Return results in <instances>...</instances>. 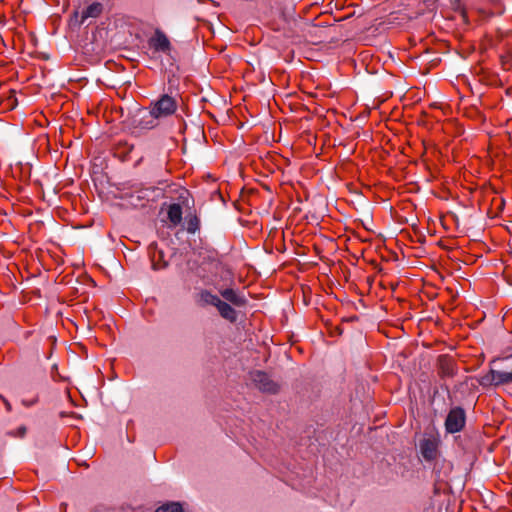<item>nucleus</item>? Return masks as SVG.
<instances>
[{"mask_svg": "<svg viewBox=\"0 0 512 512\" xmlns=\"http://www.w3.org/2000/svg\"><path fill=\"white\" fill-rule=\"evenodd\" d=\"M178 107L175 97L163 94L157 100L152 101L150 104V111L157 118H166L173 115Z\"/></svg>", "mask_w": 512, "mask_h": 512, "instance_id": "nucleus-1", "label": "nucleus"}, {"mask_svg": "<svg viewBox=\"0 0 512 512\" xmlns=\"http://www.w3.org/2000/svg\"><path fill=\"white\" fill-rule=\"evenodd\" d=\"M155 512H184L179 502H167L159 506Z\"/></svg>", "mask_w": 512, "mask_h": 512, "instance_id": "nucleus-15", "label": "nucleus"}, {"mask_svg": "<svg viewBox=\"0 0 512 512\" xmlns=\"http://www.w3.org/2000/svg\"><path fill=\"white\" fill-rule=\"evenodd\" d=\"M5 404H6L7 409L10 410L11 406H10L9 402L5 401Z\"/></svg>", "mask_w": 512, "mask_h": 512, "instance_id": "nucleus-23", "label": "nucleus"}, {"mask_svg": "<svg viewBox=\"0 0 512 512\" xmlns=\"http://www.w3.org/2000/svg\"><path fill=\"white\" fill-rule=\"evenodd\" d=\"M168 267V262L163 260V252H159V261L152 260V268L154 270H161Z\"/></svg>", "mask_w": 512, "mask_h": 512, "instance_id": "nucleus-19", "label": "nucleus"}, {"mask_svg": "<svg viewBox=\"0 0 512 512\" xmlns=\"http://www.w3.org/2000/svg\"><path fill=\"white\" fill-rule=\"evenodd\" d=\"M103 11V4L100 2H94L90 4L81 13L82 18L86 21L88 18H97Z\"/></svg>", "mask_w": 512, "mask_h": 512, "instance_id": "nucleus-11", "label": "nucleus"}, {"mask_svg": "<svg viewBox=\"0 0 512 512\" xmlns=\"http://www.w3.org/2000/svg\"><path fill=\"white\" fill-rule=\"evenodd\" d=\"M439 464V462H436L434 466V473L436 474L437 480L443 482L448 477V474L452 471V464L445 460L442 461V467L444 468L443 476L441 475Z\"/></svg>", "mask_w": 512, "mask_h": 512, "instance_id": "nucleus-13", "label": "nucleus"}, {"mask_svg": "<svg viewBox=\"0 0 512 512\" xmlns=\"http://www.w3.org/2000/svg\"><path fill=\"white\" fill-rule=\"evenodd\" d=\"M442 389L449 393V387L446 384H443Z\"/></svg>", "mask_w": 512, "mask_h": 512, "instance_id": "nucleus-22", "label": "nucleus"}, {"mask_svg": "<svg viewBox=\"0 0 512 512\" xmlns=\"http://www.w3.org/2000/svg\"><path fill=\"white\" fill-rule=\"evenodd\" d=\"M27 432V428L25 426H20L18 429H17V435L19 437H24L25 434Z\"/></svg>", "mask_w": 512, "mask_h": 512, "instance_id": "nucleus-21", "label": "nucleus"}, {"mask_svg": "<svg viewBox=\"0 0 512 512\" xmlns=\"http://www.w3.org/2000/svg\"><path fill=\"white\" fill-rule=\"evenodd\" d=\"M157 120L150 110L139 108L132 115L130 126L134 129L150 130L158 125Z\"/></svg>", "mask_w": 512, "mask_h": 512, "instance_id": "nucleus-4", "label": "nucleus"}, {"mask_svg": "<svg viewBox=\"0 0 512 512\" xmlns=\"http://www.w3.org/2000/svg\"><path fill=\"white\" fill-rule=\"evenodd\" d=\"M496 376V386L502 384H508L512 382V372L498 371L494 373Z\"/></svg>", "mask_w": 512, "mask_h": 512, "instance_id": "nucleus-16", "label": "nucleus"}, {"mask_svg": "<svg viewBox=\"0 0 512 512\" xmlns=\"http://www.w3.org/2000/svg\"><path fill=\"white\" fill-rule=\"evenodd\" d=\"M216 308L224 319L232 323L237 321V312L229 303L221 300Z\"/></svg>", "mask_w": 512, "mask_h": 512, "instance_id": "nucleus-9", "label": "nucleus"}, {"mask_svg": "<svg viewBox=\"0 0 512 512\" xmlns=\"http://www.w3.org/2000/svg\"><path fill=\"white\" fill-rule=\"evenodd\" d=\"M250 379L257 389L263 393L276 394L280 390L278 382L274 381L266 372L256 370L250 373Z\"/></svg>", "mask_w": 512, "mask_h": 512, "instance_id": "nucleus-3", "label": "nucleus"}, {"mask_svg": "<svg viewBox=\"0 0 512 512\" xmlns=\"http://www.w3.org/2000/svg\"><path fill=\"white\" fill-rule=\"evenodd\" d=\"M84 22L82 15H79L78 10H75L69 19V26L72 29L79 28Z\"/></svg>", "mask_w": 512, "mask_h": 512, "instance_id": "nucleus-17", "label": "nucleus"}, {"mask_svg": "<svg viewBox=\"0 0 512 512\" xmlns=\"http://www.w3.org/2000/svg\"><path fill=\"white\" fill-rule=\"evenodd\" d=\"M149 47L154 50V52H162L165 54H169L172 45L167 35L160 29H156L153 36L148 40Z\"/></svg>", "mask_w": 512, "mask_h": 512, "instance_id": "nucleus-6", "label": "nucleus"}, {"mask_svg": "<svg viewBox=\"0 0 512 512\" xmlns=\"http://www.w3.org/2000/svg\"><path fill=\"white\" fill-rule=\"evenodd\" d=\"M436 366L441 379L453 378L458 372L455 360L447 354L438 356Z\"/></svg>", "mask_w": 512, "mask_h": 512, "instance_id": "nucleus-5", "label": "nucleus"}, {"mask_svg": "<svg viewBox=\"0 0 512 512\" xmlns=\"http://www.w3.org/2000/svg\"><path fill=\"white\" fill-rule=\"evenodd\" d=\"M420 453L426 461L434 460L438 453V444L436 440L425 438L419 444Z\"/></svg>", "mask_w": 512, "mask_h": 512, "instance_id": "nucleus-7", "label": "nucleus"}, {"mask_svg": "<svg viewBox=\"0 0 512 512\" xmlns=\"http://www.w3.org/2000/svg\"><path fill=\"white\" fill-rule=\"evenodd\" d=\"M8 101L10 102L11 108H14L17 105L16 92L14 90L10 91Z\"/></svg>", "mask_w": 512, "mask_h": 512, "instance_id": "nucleus-20", "label": "nucleus"}, {"mask_svg": "<svg viewBox=\"0 0 512 512\" xmlns=\"http://www.w3.org/2000/svg\"><path fill=\"white\" fill-rule=\"evenodd\" d=\"M206 0H198V3H204Z\"/></svg>", "mask_w": 512, "mask_h": 512, "instance_id": "nucleus-24", "label": "nucleus"}, {"mask_svg": "<svg viewBox=\"0 0 512 512\" xmlns=\"http://www.w3.org/2000/svg\"><path fill=\"white\" fill-rule=\"evenodd\" d=\"M220 294L226 300L225 302H229L236 307H244L247 304V299L245 296L235 291L234 289L227 288L221 290Z\"/></svg>", "mask_w": 512, "mask_h": 512, "instance_id": "nucleus-8", "label": "nucleus"}, {"mask_svg": "<svg viewBox=\"0 0 512 512\" xmlns=\"http://www.w3.org/2000/svg\"><path fill=\"white\" fill-rule=\"evenodd\" d=\"M200 228V219L195 214L188 215L186 217V231L190 234H194Z\"/></svg>", "mask_w": 512, "mask_h": 512, "instance_id": "nucleus-14", "label": "nucleus"}, {"mask_svg": "<svg viewBox=\"0 0 512 512\" xmlns=\"http://www.w3.org/2000/svg\"><path fill=\"white\" fill-rule=\"evenodd\" d=\"M168 219L171 226L175 227L182 222V207L178 203H173L168 208Z\"/></svg>", "mask_w": 512, "mask_h": 512, "instance_id": "nucleus-10", "label": "nucleus"}, {"mask_svg": "<svg viewBox=\"0 0 512 512\" xmlns=\"http://www.w3.org/2000/svg\"><path fill=\"white\" fill-rule=\"evenodd\" d=\"M466 425V412L460 406L452 407L445 419L444 427L448 434L461 432Z\"/></svg>", "mask_w": 512, "mask_h": 512, "instance_id": "nucleus-2", "label": "nucleus"}, {"mask_svg": "<svg viewBox=\"0 0 512 512\" xmlns=\"http://www.w3.org/2000/svg\"><path fill=\"white\" fill-rule=\"evenodd\" d=\"M200 301L203 304L212 305V306L217 307L218 304L220 303L221 299L217 295L212 294L210 291L203 290L200 293Z\"/></svg>", "mask_w": 512, "mask_h": 512, "instance_id": "nucleus-12", "label": "nucleus"}, {"mask_svg": "<svg viewBox=\"0 0 512 512\" xmlns=\"http://www.w3.org/2000/svg\"><path fill=\"white\" fill-rule=\"evenodd\" d=\"M496 372V370H490V372L483 376L481 381H480V384L481 385H496V376L494 375V373Z\"/></svg>", "mask_w": 512, "mask_h": 512, "instance_id": "nucleus-18", "label": "nucleus"}]
</instances>
